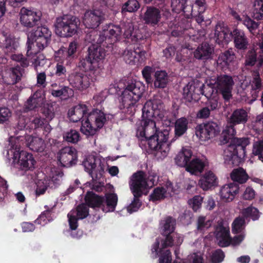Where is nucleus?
Returning <instances> with one entry per match:
<instances>
[{
    "label": "nucleus",
    "instance_id": "nucleus-64",
    "mask_svg": "<svg viewBox=\"0 0 263 263\" xmlns=\"http://www.w3.org/2000/svg\"><path fill=\"white\" fill-rule=\"evenodd\" d=\"M256 61V54L254 50L250 51L247 55L246 64L247 65H253L255 64Z\"/></svg>",
    "mask_w": 263,
    "mask_h": 263
},
{
    "label": "nucleus",
    "instance_id": "nucleus-57",
    "mask_svg": "<svg viewBox=\"0 0 263 263\" xmlns=\"http://www.w3.org/2000/svg\"><path fill=\"white\" fill-rule=\"evenodd\" d=\"M185 261L186 263H204L202 255L200 252L189 255Z\"/></svg>",
    "mask_w": 263,
    "mask_h": 263
},
{
    "label": "nucleus",
    "instance_id": "nucleus-6",
    "mask_svg": "<svg viewBox=\"0 0 263 263\" xmlns=\"http://www.w3.org/2000/svg\"><path fill=\"white\" fill-rule=\"evenodd\" d=\"M234 37L235 46L238 49H245L247 48L248 41L242 30L235 29L233 33L227 25L218 24L215 28V37L216 42L219 45L227 44Z\"/></svg>",
    "mask_w": 263,
    "mask_h": 263
},
{
    "label": "nucleus",
    "instance_id": "nucleus-15",
    "mask_svg": "<svg viewBox=\"0 0 263 263\" xmlns=\"http://www.w3.org/2000/svg\"><path fill=\"white\" fill-rule=\"evenodd\" d=\"M216 237L218 245L221 247H227L230 243L236 246L239 245L243 239L244 235L240 234L231 239L230 237L229 229L226 227H219L216 229Z\"/></svg>",
    "mask_w": 263,
    "mask_h": 263
},
{
    "label": "nucleus",
    "instance_id": "nucleus-47",
    "mask_svg": "<svg viewBox=\"0 0 263 263\" xmlns=\"http://www.w3.org/2000/svg\"><path fill=\"white\" fill-rule=\"evenodd\" d=\"M263 139L255 141L253 144L252 154L258 156V159L263 162Z\"/></svg>",
    "mask_w": 263,
    "mask_h": 263
},
{
    "label": "nucleus",
    "instance_id": "nucleus-51",
    "mask_svg": "<svg viewBox=\"0 0 263 263\" xmlns=\"http://www.w3.org/2000/svg\"><path fill=\"white\" fill-rule=\"evenodd\" d=\"M212 225V221L205 217L200 216L197 220V230L201 232L205 231Z\"/></svg>",
    "mask_w": 263,
    "mask_h": 263
},
{
    "label": "nucleus",
    "instance_id": "nucleus-28",
    "mask_svg": "<svg viewBox=\"0 0 263 263\" xmlns=\"http://www.w3.org/2000/svg\"><path fill=\"white\" fill-rule=\"evenodd\" d=\"M125 62L129 65H140L146 59V52L144 51L125 50L123 54Z\"/></svg>",
    "mask_w": 263,
    "mask_h": 263
},
{
    "label": "nucleus",
    "instance_id": "nucleus-36",
    "mask_svg": "<svg viewBox=\"0 0 263 263\" xmlns=\"http://www.w3.org/2000/svg\"><path fill=\"white\" fill-rule=\"evenodd\" d=\"M214 49L207 43L199 46L194 53V56L198 59H209L212 57Z\"/></svg>",
    "mask_w": 263,
    "mask_h": 263
},
{
    "label": "nucleus",
    "instance_id": "nucleus-26",
    "mask_svg": "<svg viewBox=\"0 0 263 263\" xmlns=\"http://www.w3.org/2000/svg\"><path fill=\"white\" fill-rule=\"evenodd\" d=\"M217 63L223 69H232L237 65L236 56L232 50H228L221 53L217 59Z\"/></svg>",
    "mask_w": 263,
    "mask_h": 263
},
{
    "label": "nucleus",
    "instance_id": "nucleus-33",
    "mask_svg": "<svg viewBox=\"0 0 263 263\" xmlns=\"http://www.w3.org/2000/svg\"><path fill=\"white\" fill-rule=\"evenodd\" d=\"M193 154L192 151L187 147H183L175 158L177 165L181 167H187L191 161Z\"/></svg>",
    "mask_w": 263,
    "mask_h": 263
},
{
    "label": "nucleus",
    "instance_id": "nucleus-10",
    "mask_svg": "<svg viewBox=\"0 0 263 263\" xmlns=\"http://www.w3.org/2000/svg\"><path fill=\"white\" fill-rule=\"evenodd\" d=\"M86 202L90 206H101L104 212H113L117 205L118 197L115 194H107L105 199L98 196L91 192H88L85 196Z\"/></svg>",
    "mask_w": 263,
    "mask_h": 263
},
{
    "label": "nucleus",
    "instance_id": "nucleus-5",
    "mask_svg": "<svg viewBox=\"0 0 263 263\" xmlns=\"http://www.w3.org/2000/svg\"><path fill=\"white\" fill-rule=\"evenodd\" d=\"M10 148L7 152L8 157L12 160V164L19 169L27 171L34 167L35 161L32 155L20 150L18 140L11 138L10 140Z\"/></svg>",
    "mask_w": 263,
    "mask_h": 263
},
{
    "label": "nucleus",
    "instance_id": "nucleus-19",
    "mask_svg": "<svg viewBox=\"0 0 263 263\" xmlns=\"http://www.w3.org/2000/svg\"><path fill=\"white\" fill-rule=\"evenodd\" d=\"M206 85L201 84L197 86L195 82L189 83L183 88V96L188 102L197 101L200 94L204 95Z\"/></svg>",
    "mask_w": 263,
    "mask_h": 263
},
{
    "label": "nucleus",
    "instance_id": "nucleus-1",
    "mask_svg": "<svg viewBox=\"0 0 263 263\" xmlns=\"http://www.w3.org/2000/svg\"><path fill=\"white\" fill-rule=\"evenodd\" d=\"M142 112V119L137 124L136 136L142 141L147 142L149 148L155 151L158 159H163L170 152L171 142L168 141L170 127L158 132L159 121L165 114L161 101L158 99L147 101Z\"/></svg>",
    "mask_w": 263,
    "mask_h": 263
},
{
    "label": "nucleus",
    "instance_id": "nucleus-12",
    "mask_svg": "<svg viewBox=\"0 0 263 263\" xmlns=\"http://www.w3.org/2000/svg\"><path fill=\"white\" fill-rule=\"evenodd\" d=\"M85 170L91 177L98 178L102 175L105 167V160L97 155H88L83 163Z\"/></svg>",
    "mask_w": 263,
    "mask_h": 263
},
{
    "label": "nucleus",
    "instance_id": "nucleus-16",
    "mask_svg": "<svg viewBox=\"0 0 263 263\" xmlns=\"http://www.w3.org/2000/svg\"><path fill=\"white\" fill-rule=\"evenodd\" d=\"M54 174H52V179L48 177H44L39 179L35 182L36 188L35 193L36 196H39L45 193L46 191L50 187H52L53 183H58L63 176V174L59 170H54Z\"/></svg>",
    "mask_w": 263,
    "mask_h": 263
},
{
    "label": "nucleus",
    "instance_id": "nucleus-14",
    "mask_svg": "<svg viewBox=\"0 0 263 263\" xmlns=\"http://www.w3.org/2000/svg\"><path fill=\"white\" fill-rule=\"evenodd\" d=\"M129 185L134 197H139L147 193L146 177L142 171L137 172L130 177Z\"/></svg>",
    "mask_w": 263,
    "mask_h": 263
},
{
    "label": "nucleus",
    "instance_id": "nucleus-44",
    "mask_svg": "<svg viewBox=\"0 0 263 263\" xmlns=\"http://www.w3.org/2000/svg\"><path fill=\"white\" fill-rule=\"evenodd\" d=\"M122 28L119 25L109 24L107 28L104 29V35L109 38H114L117 40L121 35Z\"/></svg>",
    "mask_w": 263,
    "mask_h": 263
},
{
    "label": "nucleus",
    "instance_id": "nucleus-21",
    "mask_svg": "<svg viewBox=\"0 0 263 263\" xmlns=\"http://www.w3.org/2000/svg\"><path fill=\"white\" fill-rule=\"evenodd\" d=\"M94 80H91V77L89 76H84L82 73L76 72L72 73L68 77V81L71 86L79 90L86 89L89 87L91 82Z\"/></svg>",
    "mask_w": 263,
    "mask_h": 263
},
{
    "label": "nucleus",
    "instance_id": "nucleus-50",
    "mask_svg": "<svg viewBox=\"0 0 263 263\" xmlns=\"http://www.w3.org/2000/svg\"><path fill=\"white\" fill-rule=\"evenodd\" d=\"M242 214L244 217L251 218L253 220L258 219L260 215L258 210L253 206H249L245 209Z\"/></svg>",
    "mask_w": 263,
    "mask_h": 263
},
{
    "label": "nucleus",
    "instance_id": "nucleus-2",
    "mask_svg": "<svg viewBox=\"0 0 263 263\" xmlns=\"http://www.w3.org/2000/svg\"><path fill=\"white\" fill-rule=\"evenodd\" d=\"M88 111L86 105L79 104L69 109L68 116L73 122L82 119L81 132L86 136H92L103 126L106 118L104 114L99 110H94L89 113Z\"/></svg>",
    "mask_w": 263,
    "mask_h": 263
},
{
    "label": "nucleus",
    "instance_id": "nucleus-49",
    "mask_svg": "<svg viewBox=\"0 0 263 263\" xmlns=\"http://www.w3.org/2000/svg\"><path fill=\"white\" fill-rule=\"evenodd\" d=\"M242 22L252 34H254L255 31L257 29L259 25L258 23L254 21L247 15H243Z\"/></svg>",
    "mask_w": 263,
    "mask_h": 263
},
{
    "label": "nucleus",
    "instance_id": "nucleus-25",
    "mask_svg": "<svg viewBox=\"0 0 263 263\" xmlns=\"http://www.w3.org/2000/svg\"><path fill=\"white\" fill-rule=\"evenodd\" d=\"M104 18V14L99 10L87 11L84 16L83 23L87 28L97 27Z\"/></svg>",
    "mask_w": 263,
    "mask_h": 263
},
{
    "label": "nucleus",
    "instance_id": "nucleus-56",
    "mask_svg": "<svg viewBox=\"0 0 263 263\" xmlns=\"http://www.w3.org/2000/svg\"><path fill=\"white\" fill-rule=\"evenodd\" d=\"M12 116V112L7 107L0 108V124L8 122Z\"/></svg>",
    "mask_w": 263,
    "mask_h": 263
},
{
    "label": "nucleus",
    "instance_id": "nucleus-45",
    "mask_svg": "<svg viewBox=\"0 0 263 263\" xmlns=\"http://www.w3.org/2000/svg\"><path fill=\"white\" fill-rule=\"evenodd\" d=\"M231 177L233 181L240 183L246 182L248 178V175L242 168L234 169L231 174Z\"/></svg>",
    "mask_w": 263,
    "mask_h": 263
},
{
    "label": "nucleus",
    "instance_id": "nucleus-61",
    "mask_svg": "<svg viewBox=\"0 0 263 263\" xmlns=\"http://www.w3.org/2000/svg\"><path fill=\"white\" fill-rule=\"evenodd\" d=\"M138 197H134V199L131 204L127 207V210L130 214L136 212L141 206V202L138 198Z\"/></svg>",
    "mask_w": 263,
    "mask_h": 263
},
{
    "label": "nucleus",
    "instance_id": "nucleus-46",
    "mask_svg": "<svg viewBox=\"0 0 263 263\" xmlns=\"http://www.w3.org/2000/svg\"><path fill=\"white\" fill-rule=\"evenodd\" d=\"M63 138L67 142L74 144L80 141L81 137L77 130L70 129L64 133Z\"/></svg>",
    "mask_w": 263,
    "mask_h": 263
},
{
    "label": "nucleus",
    "instance_id": "nucleus-40",
    "mask_svg": "<svg viewBox=\"0 0 263 263\" xmlns=\"http://www.w3.org/2000/svg\"><path fill=\"white\" fill-rule=\"evenodd\" d=\"M57 84L55 83L51 85L52 88L50 90V91L53 96L66 99L73 95V91L71 88L64 86L61 87L59 89H54V88L57 87Z\"/></svg>",
    "mask_w": 263,
    "mask_h": 263
},
{
    "label": "nucleus",
    "instance_id": "nucleus-52",
    "mask_svg": "<svg viewBox=\"0 0 263 263\" xmlns=\"http://www.w3.org/2000/svg\"><path fill=\"white\" fill-rule=\"evenodd\" d=\"M159 256V263H171L172 258L170 254V252L168 250H166L163 254H159L158 256ZM173 263H186L185 259L180 260L177 259L174 261Z\"/></svg>",
    "mask_w": 263,
    "mask_h": 263
},
{
    "label": "nucleus",
    "instance_id": "nucleus-4",
    "mask_svg": "<svg viewBox=\"0 0 263 263\" xmlns=\"http://www.w3.org/2000/svg\"><path fill=\"white\" fill-rule=\"evenodd\" d=\"M88 51V57L80 62V67L89 72V76L91 77V80H96L102 72L105 51L98 45H92L89 48Z\"/></svg>",
    "mask_w": 263,
    "mask_h": 263
},
{
    "label": "nucleus",
    "instance_id": "nucleus-63",
    "mask_svg": "<svg viewBox=\"0 0 263 263\" xmlns=\"http://www.w3.org/2000/svg\"><path fill=\"white\" fill-rule=\"evenodd\" d=\"M49 215L50 213L49 212L42 213L35 221V223L42 226L46 224L50 220L49 218Z\"/></svg>",
    "mask_w": 263,
    "mask_h": 263
},
{
    "label": "nucleus",
    "instance_id": "nucleus-34",
    "mask_svg": "<svg viewBox=\"0 0 263 263\" xmlns=\"http://www.w3.org/2000/svg\"><path fill=\"white\" fill-rule=\"evenodd\" d=\"M174 192L172 184L168 182L166 187H158L155 189L150 196V199L152 201L161 200L168 195H171Z\"/></svg>",
    "mask_w": 263,
    "mask_h": 263
},
{
    "label": "nucleus",
    "instance_id": "nucleus-23",
    "mask_svg": "<svg viewBox=\"0 0 263 263\" xmlns=\"http://www.w3.org/2000/svg\"><path fill=\"white\" fill-rule=\"evenodd\" d=\"M18 42L17 40L12 38H7L5 42V52L11 54V58L13 61L20 62L23 67H27L29 62L26 59H24L21 54H12L18 47Z\"/></svg>",
    "mask_w": 263,
    "mask_h": 263
},
{
    "label": "nucleus",
    "instance_id": "nucleus-39",
    "mask_svg": "<svg viewBox=\"0 0 263 263\" xmlns=\"http://www.w3.org/2000/svg\"><path fill=\"white\" fill-rule=\"evenodd\" d=\"M176 224L175 220L172 217H166L160 222V230L162 234L166 237L170 236L174 229Z\"/></svg>",
    "mask_w": 263,
    "mask_h": 263
},
{
    "label": "nucleus",
    "instance_id": "nucleus-43",
    "mask_svg": "<svg viewBox=\"0 0 263 263\" xmlns=\"http://www.w3.org/2000/svg\"><path fill=\"white\" fill-rule=\"evenodd\" d=\"M154 86L157 88H164L168 82V76L164 71H157L155 74Z\"/></svg>",
    "mask_w": 263,
    "mask_h": 263
},
{
    "label": "nucleus",
    "instance_id": "nucleus-55",
    "mask_svg": "<svg viewBox=\"0 0 263 263\" xmlns=\"http://www.w3.org/2000/svg\"><path fill=\"white\" fill-rule=\"evenodd\" d=\"M140 7V5L137 0H129L123 7V11L130 12L137 11Z\"/></svg>",
    "mask_w": 263,
    "mask_h": 263
},
{
    "label": "nucleus",
    "instance_id": "nucleus-29",
    "mask_svg": "<svg viewBox=\"0 0 263 263\" xmlns=\"http://www.w3.org/2000/svg\"><path fill=\"white\" fill-rule=\"evenodd\" d=\"M161 18L160 11L154 7H148L142 16V20L145 24L152 26L157 25Z\"/></svg>",
    "mask_w": 263,
    "mask_h": 263
},
{
    "label": "nucleus",
    "instance_id": "nucleus-59",
    "mask_svg": "<svg viewBox=\"0 0 263 263\" xmlns=\"http://www.w3.org/2000/svg\"><path fill=\"white\" fill-rule=\"evenodd\" d=\"M202 198L199 196H196L189 200V204L194 211H197L201 206Z\"/></svg>",
    "mask_w": 263,
    "mask_h": 263
},
{
    "label": "nucleus",
    "instance_id": "nucleus-60",
    "mask_svg": "<svg viewBox=\"0 0 263 263\" xmlns=\"http://www.w3.org/2000/svg\"><path fill=\"white\" fill-rule=\"evenodd\" d=\"M224 257L223 252L220 250L215 251L211 256V261L212 263H220Z\"/></svg>",
    "mask_w": 263,
    "mask_h": 263
},
{
    "label": "nucleus",
    "instance_id": "nucleus-3",
    "mask_svg": "<svg viewBox=\"0 0 263 263\" xmlns=\"http://www.w3.org/2000/svg\"><path fill=\"white\" fill-rule=\"evenodd\" d=\"M235 134L234 126H227L221 134V142L226 144L231 139L232 144L224 151V159L229 164L239 165L246 156L245 147L250 144V141L247 138H233Z\"/></svg>",
    "mask_w": 263,
    "mask_h": 263
},
{
    "label": "nucleus",
    "instance_id": "nucleus-9",
    "mask_svg": "<svg viewBox=\"0 0 263 263\" xmlns=\"http://www.w3.org/2000/svg\"><path fill=\"white\" fill-rule=\"evenodd\" d=\"M80 23L79 20L73 16L58 17L55 24V32L61 37H71L76 33Z\"/></svg>",
    "mask_w": 263,
    "mask_h": 263
},
{
    "label": "nucleus",
    "instance_id": "nucleus-27",
    "mask_svg": "<svg viewBox=\"0 0 263 263\" xmlns=\"http://www.w3.org/2000/svg\"><path fill=\"white\" fill-rule=\"evenodd\" d=\"M40 51L36 49H32V46L29 45L28 47L27 52L28 59L31 62L32 66L36 71L46 63L45 56L39 53Z\"/></svg>",
    "mask_w": 263,
    "mask_h": 263
},
{
    "label": "nucleus",
    "instance_id": "nucleus-58",
    "mask_svg": "<svg viewBox=\"0 0 263 263\" xmlns=\"http://www.w3.org/2000/svg\"><path fill=\"white\" fill-rule=\"evenodd\" d=\"M245 220L242 218H236L232 223V232L234 233H240L244 228Z\"/></svg>",
    "mask_w": 263,
    "mask_h": 263
},
{
    "label": "nucleus",
    "instance_id": "nucleus-53",
    "mask_svg": "<svg viewBox=\"0 0 263 263\" xmlns=\"http://www.w3.org/2000/svg\"><path fill=\"white\" fill-rule=\"evenodd\" d=\"M123 29L124 30L123 35L125 38L128 39L131 37L132 40L133 41H136L138 39H140V37L138 35H132L134 28L132 23H128L125 24Z\"/></svg>",
    "mask_w": 263,
    "mask_h": 263
},
{
    "label": "nucleus",
    "instance_id": "nucleus-41",
    "mask_svg": "<svg viewBox=\"0 0 263 263\" xmlns=\"http://www.w3.org/2000/svg\"><path fill=\"white\" fill-rule=\"evenodd\" d=\"M204 95L208 99V105L212 110L218 109L220 107L217 92L214 90L206 89Z\"/></svg>",
    "mask_w": 263,
    "mask_h": 263
},
{
    "label": "nucleus",
    "instance_id": "nucleus-62",
    "mask_svg": "<svg viewBox=\"0 0 263 263\" xmlns=\"http://www.w3.org/2000/svg\"><path fill=\"white\" fill-rule=\"evenodd\" d=\"M253 127L255 130H260L263 132V113L256 117L253 123Z\"/></svg>",
    "mask_w": 263,
    "mask_h": 263
},
{
    "label": "nucleus",
    "instance_id": "nucleus-18",
    "mask_svg": "<svg viewBox=\"0 0 263 263\" xmlns=\"http://www.w3.org/2000/svg\"><path fill=\"white\" fill-rule=\"evenodd\" d=\"M57 158L58 162L61 166L70 167L77 162V151L72 147H65L59 152Z\"/></svg>",
    "mask_w": 263,
    "mask_h": 263
},
{
    "label": "nucleus",
    "instance_id": "nucleus-11",
    "mask_svg": "<svg viewBox=\"0 0 263 263\" xmlns=\"http://www.w3.org/2000/svg\"><path fill=\"white\" fill-rule=\"evenodd\" d=\"M51 33L45 27H38L34 32L28 34V47L32 46V49L42 50L46 47L50 39Z\"/></svg>",
    "mask_w": 263,
    "mask_h": 263
},
{
    "label": "nucleus",
    "instance_id": "nucleus-54",
    "mask_svg": "<svg viewBox=\"0 0 263 263\" xmlns=\"http://www.w3.org/2000/svg\"><path fill=\"white\" fill-rule=\"evenodd\" d=\"M8 73L10 75L11 79L7 81V83L9 84H14L16 83L20 79L22 75L21 70L19 67L12 68L9 70Z\"/></svg>",
    "mask_w": 263,
    "mask_h": 263
},
{
    "label": "nucleus",
    "instance_id": "nucleus-7",
    "mask_svg": "<svg viewBox=\"0 0 263 263\" xmlns=\"http://www.w3.org/2000/svg\"><path fill=\"white\" fill-rule=\"evenodd\" d=\"M145 91V86L140 81L128 82L120 97V100L124 106L129 107L135 105Z\"/></svg>",
    "mask_w": 263,
    "mask_h": 263
},
{
    "label": "nucleus",
    "instance_id": "nucleus-37",
    "mask_svg": "<svg viewBox=\"0 0 263 263\" xmlns=\"http://www.w3.org/2000/svg\"><path fill=\"white\" fill-rule=\"evenodd\" d=\"M44 100L42 91H37L27 100L25 106L27 108L31 110L40 106L44 103Z\"/></svg>",
    "mask_w": 263,
    "mask_h": 263
},
{
    "label": "nucleus",
    "instance_id": "nucleus-35",
    "mask_svg": "<svg viewBox=\"0 0 263 263\" xmlns=\"http://www.w3.org/2000/svg\"><path fill=\"white\" fill-rule=\"evenodd\" d=\"M27 146L32 151L42 152L45 148L44 141L37 137L28 135L26 137Z\"/></svg>",
    "mask_w": 263,
    "mask_h": 263
},
{
    "label": "nucleus",
    "instance_id": "nucleus-22",
    "mask_svg": "<svg viewBox=\"0 0 263 263\" xmlns=\"http://www.w3.org/2000/svg\"><path fill=\"white\" fill-rule=\"evenodd\" d=\"M88 215V209L85 204L79 205L76 210L71 211L68 214V221L71 230H76L78 227V220L83 219Z\"/></svg>",
    "mask_w": 263,
    "mask_h": 263
},
{
    "label": "nucleus",
    "instance_id": "nucleus-30",
    "mask_svg": "<svg viewBox=\"0 0 263 263\" xmlns=\"http://www.w3.org/2000/svg\"><path fill=\"white\" fill-rule=\"evenodd\" d=\"M239 186L235 183H231L224 185L220 191L221 198L224 201H232L238 194Z\"/></svg>",
    "mask_w": 263,
    "mask_h": 263
},
{
    "label": "nucleus",
    "instance_id": "nucleus-13",
    "mask_svg": "<svg viewBox=\"0 0 263 263\" xmlns=\"http://www.w3.org/2000/svg\"><path fill=\"white\" fill-rule=\"evenodd\" d=\"M183 238L179 234H173L167 236L164 239H157L152 248V253L154 257H157L159 254H163L167 247L173 245L179 246L183 242Z\"/></svg>",
    "mask_w": 263,
    "mask_h": 263
},
{
    "label": "nucleus",
    "instance_id": "nucleus-20",
    "mask_svg": "<svg viewBox=\"0 0 263 263\" xmlns=\"http://www.w3.org/2000/svg\"><path fill=\"white\" fill-rule=\"evenodd\" d=\"M241 87L243 89L248 88L251 91L252 99L248 101L249 103H252L258 96L261 87V80L258 72H254L252 80L246 79L241 83Z\"/></svg>",
    "mask_w": 263,
    "mask_h": 263
},
{
    "label": "nucleus",
    "instance_id": "nucleus-31",
    "mask_svg": "<svg viewBox=\"0 0 263 263\" xmlns=\"http://www.w3.org/2000/svg\"><path fill=\"white\" fill-rule=\"evenodd\" d=\"M208 163L205 158H194L192 159L185 170L192 175H198L203 172Z\"/></svg>",
    "mask_w": 263,
    "mask_h": 263
},
{
    "label": "nucleus",
    "instance_id": "nucleus-8",
    "mask_svg": "<svg viewBox=\"0 0 263 263\" xmlns=\"http://www.w3.org/2000/svg\"><path fill=\"white\" fill-rule=\"evenodd\" d=\"M206 89L216 90L222 96L225 100H229L232 97L234 81L231 76L223 74L216 78H212L207 82Z\"/></svg>",
    "mask_w": 263,
    "mask_h": 263
},
{
    "label": "nucleus",
    "instance_id": "nucleus-17",
    "mask_svg": "<svg viewBox=\"0 0 263 263\" xmlns=\"http://www.w3.org/2000/svg\"><path fill=\"white\" fill-rule=\"evenodd\" d=\"M219 132V127L214 122L200 124L196 128V135L202 141H205L214 137Z\"/></svg>",
    "mask_w": 263,
    "mask_h": 263
},
{
    "label": "nucleus",
    "instance_id": "nucleus-38",
    "mask_svg": "<svg viewBox=\"0 0 263 263\" xmlns=\"http://www.w3.org/2000/svg\"><path fill=\"white\" fill-rule=\"evenodd\" d=\"M248 120V113L242 109H238L233 111L230 119V123L235 125L246 123Z\"/></svg>",
    "mask_w": 263,
    "mask_h": 263
},
{
    "label": "nucleus",
    "instance_id": "nucleus-42",
    "mask_svg": "<svg viewBox=\"0 0 263 263\" xmlns=\"http://www.w3.org/2000/svg\"><path fill=\"white\" fill-rule=\"evenodd\" d=\"M188 120L184 117H182L176 121L175 124V137L182 136L187 129Z\"/></svg>",
    "mask_w": 263,
    "mask_h": 263
},
{
    "label": "nucleus",
    "instance_id": "nucleus-24",
    "mask_svg": "<svg viewBox=\"0 0 263 263\" xmlns=\"http://www.w3.org/2000/svg\"><path fill=\"white\" fill-rule=\"evenodd\" d=\"M20 22L27 27L34 26L40 19V14L31 9L22 8L20 12Z\"/></svg>",
    "mask_w": 263,
    "mask_h": 263
},
{
    "label": "nucleus",
    "instance_id": "nucleus-48",
    "mask_svg": "<svg viewBox=\"0 0 263 263\" xmlns=\"http://www.w3.org/2000/svg\"><path fill=\"white\" fill-rule=\"evenodd\" d=\"M253 15L257 20L263 18V0H255L254 2Z\"/></svg>",
    "mask_w": 263,
    "mask_h": 263
},
{
    "label": "nucleus",
    "instance_id": "nucleus-32",
    "mask_svg": "<svg viewBox=\"0 0 263 263\" xmlns=\"http://www.w3.org/2000/svg\"><path fill=\"white\" fill-rule=\"evenodd\" d=\"M217 183L216 176L210 171L205 172L199 181V186L205 191L217 185Z\"/></svg>",
    "mask_w": 263,
    "mask_h": 263
}]
</instances>
